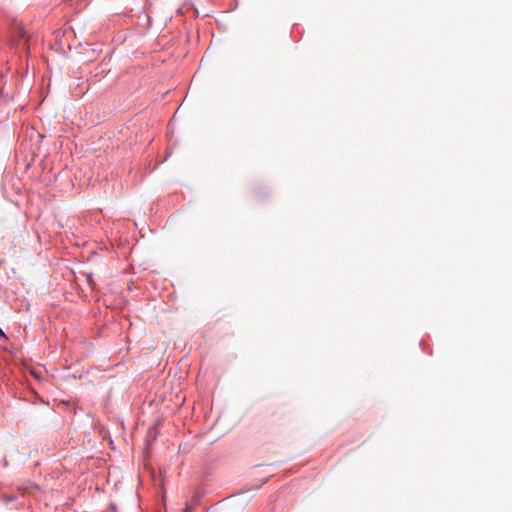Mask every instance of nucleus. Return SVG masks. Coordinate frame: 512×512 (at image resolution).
<instances>
[{
	"label": "nucleus",
	"instance_id": "nucleus-6",
	"mask_svg": "<svg viewBox=\"0 0 512 512\" xmlns=\"http://www.w3.org/2000/svg\"><path fill=\"white\" fill-rule=\"evenodd\" d=\"M0 338H7L5 332L3 331V329L0 327Z\"/></svg>",
	"mask_w": 512,
	"mask_h": 512
},
{
	"label": "nucleus",
	"instance_id": "nucleus-5",
	"mask_svg": "<svg viewBox=\"0 0 512 512\" xmlns=\"http://www.w3.org/2000/svg\"><path fill=\"white\" fill-rule=\"evenodd\" d=\"M14 500H16V497H15V496H5V497H4V501H5L6 503H8V502H12V501H14Z\"/></svg>",
	"mask_w": 512,
	"mask_h": 512
},
{
	"label": "nucleus",
	"instance_id": "nucleus-1",
	"mask_svg": "<svg viewBox=\"0 0 512 512\" xmlns=\"http://www.w3.org/2000/svg\"><path fill=\"white\" fill-rule=\"evenodd\" d=\"M21 39H25V47L28 49L27 41L26 39V31L22 27V25L17 21L13 20L11 27H10V39H9V45L11 48L17 47L19 41Z\"/></svg>",
	"mask_w": 512,
	"mask_h": 512
},
{
	"label": "nucleus",
	"instance_id": "nucleus-4",
	"mask_svg": "<svg viewBox=\"0 0 512 512\" xmlns=\"http://www.w3.org/2000/svg\"><path fill=\"white\" fill-rule=\"evenodd\" d=\"M87 281L89 283V285H94V281H93V274L92 273H88L87 275Z\"/></svg>",
	"mask_w": 512,
	"mask_h": 512
},
{
	"label": "nucleus",
	"instance_id": "nucleus-2",
	"mask_svg": "<svg viewBox=\"0 0 512 512\" xmlns=\"http://www.w3.org/2000/svg\"><path fill=\"white\" fill-rule=\"evenodd\" d=\"M204 497V492L201 490H196L193 494L191 502L194 505H199Z\"/></svg>",
	"mask_w": 512,
	"mask_h": 512
},
{
	"label": "nucleus",
	"instance_id": "nucleus-3",
	"mask_svg": "<svg viewBox=\"0 0 512 512\" xmlns=\"http://www.w3.org/2000/svg\"><path fill=\"white\" fill-rule=\"evenodd\" d=\"M197 505H194L192 502H186L185 504V512H193Z\"/></svg>",
	"mask_w": 512,
	"mask_h": 512
}]
</instances>
